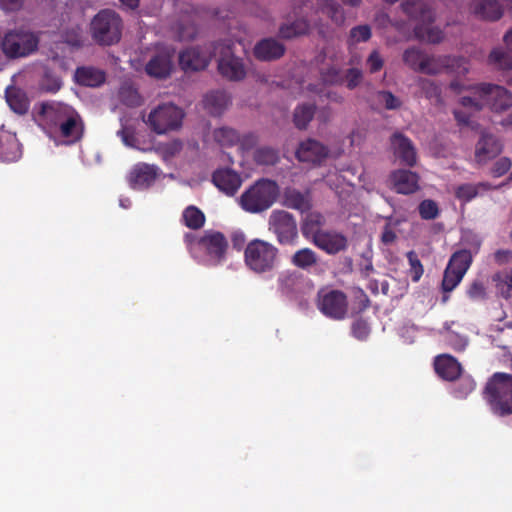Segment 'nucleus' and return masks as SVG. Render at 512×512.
Instances as JSON below:
<instances>
[{"label": "nucleus", "mask_w": 512, "mask_h": 512, "mask_svg": "<svg viewBox=\"0 0 512 512\" xmlns=\"http://www.w3.org/2000/svg\"><path fill=\"white\" fill-rule=\"evenodd\" d=\"M280 188L276 181L261 178L255 181L239 197L240 207L251 214H260L276 202Z\"/></svg>", "instance_id": "obj_1"}, {"label": "nucleus", "mask_w": 512, "mask_h": 512, "mask_svg": "<svg viewBox=\"0 0 512 512\" xmlns=\"http://www.w3.org/2000/svg\"><path fill=\"white\" fill-rule=\"evenodd\" d=\"M123 27V20L115 10L102 9L90 22L91 38L100 46H112L120 42Z\"/></svg>", "instance_id": "obj_2"}, {"label": "nucleus", "mask_w": 512, "mask_h": 512, "mask_svg": "<svg viewBox=\"0 0 512 512\" xmlns=\"http://www.w3.org/2000/svg\"><path fill=\"white\" fill-rule=\"evenodd\" d=\"M484 393L492 411L499 416L512 414V375L495 373L486 383Z\"/></svg>", "instance_id": "obj_3"}, {"label": "nucleus", "mask_w": 512, "mask_h": 512, "mask_svg": "<svg viewBox=\"0 0 512 512\" xmlns=\"http://www.w3.org/2000/svg\"><path fill=\"white\" fill-rule=\"evenodd\" d=\"M278 254L279 249L272 243L254 239L245 247L244 260L251 271L262 274L275 268Z\"/></svg>", "instance_id": "obj_4"}, {"label": "nucleus", "mask_w": 512, "mask_h": 512, "mask_svg": "<svg viewBox=\"0 0 512 512\" xmlns=\"http://www.w3.org/2000/svg\"><path fill=\"white\" fill-rule=\"evenodd\" d=\"M184 111L173 103L158 105L150 111L144 122L156 134H166L182 126Z\"/></svg>", "instance_id": "obj_5"}, {"label": "nucleus", "mask_w": 512, "mask_h": 512, "mask_svg": "<svg viewBox=\"0 0 512 512\" xmlns=\"http://www.w3.org/2000/svg\"><path fill=\"white\" fill-rule=\"evenodd\" d=\"M37 47V36L25 29L8 31L1 41L2 51L9 59L25 57L37 50Z\"/></svg>", "instance_id": "obj_6"}, {"label": "nucleus", "mask_w": 512, "mask_h": 512, "mask_svg": "<svg viewBox=\"0 0 512 512\" xmlns=\"http://www.w3.org/2000/svg\"><path fill=\"white\" fill-rule=\"evenodd\" d=\"M74 111L72 106L63 102L43 101L35 105L33 117L44 130L53 131Z\"/></svg>", "instance_id": "obj_7"}, {"label": "nucleus", "mask_w": 512, "mask_h": 512, "mask_svg": "<svg viewBox=\"0 0 512 512\" xmlns=\"http://www.w3.org/2000/svg\"><path fill=\"white\" fill-rule=\"evenodd\" d=\"M469 89L481 97L485 107L492 112L501 113L512 107V93L503 86L483 82L470 86Z\"/></svg>", "instance_id": "obj_8"}, {"label": "nucleus", "mask_w": 512, "mask_h": 512, "mask_svg": "<svg viewBox=\"0 0 512 512\" xmlns=\"http://www.w3.org/2000/svg\"><path fill=\"white\" fill-rule=\"evenodd\" d=\"M268 228L280 245H293L298 239L297 221L286 210H274L269 216Z\"/></svg>", "instance_id": "obj_9"}, {"label": "nucleus", "mask_w": 512, "mask_h": 512, "mask_svg": "<svg viewBox=\"0 0 512 512\" xmlns=\"http://www.w3.org/2000/svg\"><path fill=\"white\" fill-rule=\"evenodd\" d=\"M316 302L318 309L329 318L342 320L348 313V297L341 290L322 288Z\"/></svg>", "instance_id": "obj_10"}, {"label": "nucleus", "mask_w": 512, "mask_h": 512, "mask_svg": "<svg viewBox=\"0 0 512 512\" xmlns=\"http://www.w3.org/2000/svg\"><path fill=\"white\" fill-rule=\"evenodd\" d=\"M444 70L462 76L468 73L469 69L467 61L463 57L444 56L435 58L426 55L420 72L428 75H438Z\"/></svg>", "instance_id": "obj_11"}, {"label": "nucleus", "mask_w": 512, "mask_h": 512, "mask_svg": "<svg viewBox=\"0 0 512 512\" xmlns=\"http://www.w3.org/2000/svg\"><path fill=\"white\" fill-rule=\"evenodd\" d=\"M197 243L214 264H219L226 256L228 242L219 231H206Z\"/></svg>", "instance_id": "obj_12"}, {"label": "nucleus", "mask_w": 512, "mask_h": 512, "mask_svg": "<svg viewBox=\"0 0 512 512\" xmlns=\"http://www.w3.org/2000/svg\"><path fill=\"white\" fill-rule=\"evenodd\" d=\"M174 50L161 48L157 50L145 65V72L155 79L168 78L173 70Z\"/></svg>", "instance_id": "obj_13"}, {"label": "nucleus", "mask_w": 512, "mask_h": 512, "mask_svg": "<svg viewBox=\"0 0 512 512\" xmlns=\"http://www.w3.org/2000/svg\"><path fill=\"white\" fill-rule=\"evenodd\" d=\"M389 140L394 156L402 165L414 167L417 164V150L407 136L400 131H395Z\"/></svg>", "instance_id": "obj_14"}, {"label": "nucleus", "mask_w": 512, "mask_h": 512, "mask_svg": "<svg viewBox=\"0 0 512 512\" xmlns=\"http://www.w3.org/2000/svg\"><path fill=\"white\" fill-rule=\"evenodd\" d=\"M311 243L319 250L332 256L345 252L349 245L345 234L337 230L328 229L316 236V239H313Z\"/></svg>", "instance_id": "obj_15"}, {"label": "nucleus", "mask_w": 512, "mask_h": 512, "mask_svg": "<svg viewBox=\"0 0 512 512\" xmlns=\"http://www.w3.org/2000/svg\"><path fill=\"white\" fill-rule=\"evenodd\" d=\"M218 71L224 78L230 81H240L246 76L243 60L235 56L230 47L225 48L221 52L218 60Z\"/></svg>", "instance_id": "obj_16"}, {"label": "nucleus", "mask_w": 512, "mask_h": 512, "mask_svg": "<svg viewBox=\"0 0 512 512\" xmlns=\"http://www.w3.org/2000/svg\"><path fill=\"white\" fill-rule=\"evenodd\" d=\"M328 155V147L314 139L302 141L295 152L298 161L313 165H320Z\"/></svg>", "instance_id": "obj_17"}, {"label": "nucleus", "mask_w": 512, "mask_h": 512, "mask_svg": "<svg viewBox=\"0 0 512 512\" xmlns=\"http://www.w3.org/2000/svg\"><path fill=\"white\" fill-rule=\"evenodd\" d=\"M469 12L476 19L496 22L504 15V8L498 0H471Z\"/></svg>", "instance_id": "obj_18"}, {"label": "nucleus", "mask_w": 512, "mask_h": 512, "mask_svg": "<svg viewBox=\"0 0 512 512\" xmlns=\"http://www.w3.org/2000/svg\"><path fill=\"white\" fill-rule=\"evenodd\" d=\"M282 205L288 209L309 212L313 207V197L310 189L299 190L294 187H286L282 195Z\"/></svg>", "instance_id": "obj_19"}, {"label": "nucleus", "mask_w": 512, "mask_h": 512, "mask_svg": "<svg viewBox=\"0 0 512 512\" xmlns=\"http://www.w3.org/2000/svg\"><path fill=\"white\" fill-rule=\"evenodd\" d=\"M402 11L416 25L431 24L434 21V11L426 0H405L401 3Z\"/></svg>", "instance_id": "obj_20"}, {"label": "nucleus", "mask_w": 512, "mask_h": 512, "mask_svg": "<svg viewBox=\"0 0 512 512\" xmlns=\"http://www.w3.org/2000/svg\"><path fill=\"white\" fill-rule=\"evenodd\" d=\"M290 263L293 267L305 271L323 273L321 267V258L318 253L309 247L297 249L290 257Z\"/></svg>", "instance_id": "obj_21"}, {"label": "nucleus", "mask_w": 512, "mask_h": 512, "mask_svg": "<svg viewBox=\"0 0 512 512\" xmlns=\"http://www.w3.org/2000/svg\"><path fill=\"white\" fill-rule=\"evenodd\" d=\"M389 179L392 188L398 194L409 195L420 189L419 175L416 172L406 169H396L390 173Z\"/></svg>", "instance_id": "obj_22"}, {"label": "nucleus", "mask_w": 512, "mask_h": 512, "mask_svg": "<svg viewBox=\"0 0 512 512\" xmlns=\"http://www.w3.org/2000/svg\"><path fill=\"white\" fill-rule=\"evenodd\" d=\"M502 149L503 146L499 139L495 135L483 130L476 144L475 159L478 163L486 162L498 156Z\"/></svg>", "instance_id": "obj_23"}, {"label": "nucleus", "mask_w": 512, "mask_h": 512, "mask_svg": "<svg viewBox=\"0 0 512 512\" xmlns=\"http://www.w3.org/2000/svg\"><path fill=\"white\" fill-rule=\"evenodd\" d=\"M278 282L280 291L284 295L295 299L304 294L305 289L310 291L313 288V284L297 272H291L280 277Z\"/></svg>", "instance_id": "obj_24"}, {"label": "nucleus", "mask_w": 512, "mask_h": 512, "mask_svg": "<svg viewBox=\"0 0 512 512\" xmlns=\"http://www.w3.org/2000/svg\"><path fill=\"white\" fill-rule=\"evenodd\" d=\"M210 62V57L199 47H191L179 54V65L185 72L204 70Z\"/></svg>", "instance_id": "obj_25"}, {"label": "nucleus", "mask_w": 512, "mask_h": 512, "mask_svg": "<svg viewBox=\"0 0 512 512\" xmlns=\"http://www.w3.org/2000/svg\"><path fill=\"white\" fill-rule=\"evenodd\" d=\"M59 135L65 139V144H74L78 142L84 132V124L81 116L75 110L70 116L64 119L63 122L55 129Z\"/></svg>", "instance_id": "obj_26"}, {"label": "nucleus", "mask_w": 512, "mask_h": 512, "mask_svg": "<svg viewBox=\"0 0 512 512\" xmlns=\"http://www.w3.org/2000/svg\"><path fill=\"white\" fill-rule=\"evenodd\" d=\"M157 176L158 168L155 165L141 163L130 172L129 183L134 189H146L155 182Z\"/></svg>", "instance_id": "obj_27"}, {"label": "nucleus", "mask_w": 512, "mask_h": 512, "mask_svg": "<svg viewBox=\"0 0 512 512\" xmlns=\"http://www.w3.org/2000/svg\"><path fill=\"white\" fill-rule=\"evenodd\" d=\"M285 46L275 38H264L256 43L253 49L254 56L261 61H274L285 53Z\"/></svg>", "instance_id": "obj_28"}, {"label": "nucleus", "mask_w": 512, "mask_h": 512, "mask_svg": "<svg viewBox=\"0 0 512 512\" xmlns=\"http://www.w3.org/2000/svg\"><path fill=\"white\" fill-rule=\"evenodd\" d=\"M212 181L216 187L227 195H234L241 186L240 175L229 168L218 169L212 175Z\"/></svg>", "instance_id": "obj_29"}, {"label": "nucleus", "mask_w": 512, "mask_h": 512, "mask_svg": "<svg viewBox=\"0 0 512 512\" xmlns=\"http://www.w3.org/2000/svg\"><path fill=\"white\" fill-rule=\"evenodd\" d=\"M326 219L324 215L318 211L306 212L300 223V230L305 239L312 242L316 236L323 233L326 229L324 226Z\"/></svg>", "instance_id": "obj_30"}, {"label": "nucleus", "mask_w": 512, "mask_h": 512, "mask_svg": "<svg viewBox=\"0 0 512 512\" xmlns=\"http://www.w3.org/2000/svg\"><path fill=\"white\" fill-rule=\"evenodd\" d=\"M231 104V97L224 90L208 92L203 98V107L211 116H221Z\"/></svg>", "instance_id": "obj_31"}, {"label": "nucleus", "mask_w": 512, "mask_h": 512, "mask_svg": "<svg viewBox=\"0 0 512 512\" xmlns=\"http://www.w3.org/2000/svg\"><path fill=\"white\" fill-rule=\"evenodd\" d=\"M434 367L439 377L447 381L456 380L462 371L460 363L450 355L436 357Z\"/></svg>", "instance_id": "obj_32"}, {"label": "nucleus", "mask_w": 512, "mask_h": 512, "mask_svg": "<svg viewBox=\"0 0 512 512\" xmlns=\"http://www.w3.org/2000/svg\"><path fill=\"white\" fill-rule=\"evenodd\" d=\"M487 62L495 70L510 71L512 70V50L508 45L497 46L490 51Z\"/></svg>", "instance_id": "obj_33"}, {"label": "nucleus", "mask_w": 512, "mask_h": 512, "mask_svg": "<svg viewBox=\"0 0 512 512\" xmlns=\"http://www.w3.org/2000/svg\"><path fill=\"white\" fill-rule=\"evenodd\" d=\"M104 71L94 67H79L75 71V80L79 85L98 87L105 82Z\"/></svg>", "instance_id": "obj_34"}, {"label": "nucleus", "mask_w": 512, "mask_h": 512, "mask_svg": "<svg viewBox=\"0 0 512 512\" xmlns=\"http://www.w3.org/2000/svg\"><path fill=\"white\" fill-rule=\"evenodd\" d=\"M6 101L9 107L19 115H24L29 110V99L24 90L9 86L5 92Z\"/></svg>", "instance_id": "obj_35"}, {"label": "nucleus", "mask_w": 512, "mask_h": 512, "mask_svg": "<svg viewBox=\"0 0 512 512\" xmlns=\"http://www.w3.org/2000/svg\"><path fill=\"white\" fill-rule=\"evenodd\" d=\"M117 97L118 100L127 107L134 108L143 104V97L135 84L130 80H125L121 83Z\"/></svg>", "instance_id": "obj_36"}, {"label": "nucleus", "mask_w": 512, "mask_h": 512, "mask_svg": "<svg viewBox=\"0 0 512 512\" xmlns=\"http://www.w3.org/2000/svg\"><path fill=\"white\" fill-rule=\"evenodd\" d=\"M310 32V23L306 18H299L291 23L280 25L278 35L282 39H292L307 35Z\"/></svg>", "instance_id": "obj_37"}, {"label": "nucleus", "mask_w": 512, "mask_h": 512, "mask_svg": "<svg viewBox=\"0 0 512 512\" xmlns=\"http://www.w3.org/2000/svg\"><path fill=\"white\" fill-rule=\"evenodd\" d=\"M316 105L303 103L298 105L293 112V123L299 130H305L314 118Z\"/></svg>", "instance_id": "obj_38"}, {"label": "nucleus", "mask_w": 512, "mask_h": 512, "mask_svg": "<svg viewBox=\"0 0 512 512\" xmlns=\"http://www.w3.org/2000/svg\"><path fill=\"white\" fill-rule=\"evenodd\" d=\"M318 9L326 13L328 17L336 24L342 25L345 22V13L341 5L335 0H317Z\"/></svg>", "instance_id": "obj_39"}, {"label": "nucleus", "mask_w": 512, "mask_h": 512, "mask_svg": "<svg viewBox=\"0 0 512 512\" xmlns=\"http://www.w3.org/2000/svg\"><path fill=\"white\" fill-rule=\"evenodd\" d=\"M414 32L418 38L432 44H438L444 38L443 31L438 27L430 26V24L416 25Z\"/></svg>", "instance_id": "obj_40"}, {"label": "nucleus", "mask_w": 512, "mask_h": 512, "mask_svg": "<svg viewBox=\"0 0 512 512\" xmlns=\"http://www.w3.org/2000/svg\"><path fill=\"white\" fill-rule=\"evenodd\" d=\"M473 260V255L469 251L459 249L455 251L448 262V267L466 273Z\"/></svg>", "instance_id": "obj_41"}, {"label": "nucleus", "mask_w": 512, "mask_h": 512, "mask_svg": "<svg viewBox=\"0 0 512 512\" xmlns=\"http://www.w3.org/2000/svg\"><path fill=\"white\" fill-rule=\"evenodd\" d=\"M0 147V159L3 161L13 162L21 157V147L15 138L9 137Z\"/></svg>", "instance_id": "obj_42"}, {"label": "nucleus", "mask_w": 512, "mask_h": 512, "mask_svg": "<svg viewBox=\"0 0 512 512\" xmlns=\"http://www.w3.org/2000/svg\"><path fill=\"white\" fill-rule=\"evenodd\" d=\"M183 220L188 228L197 230L204 225L205 216L200 209L191 205L184 210Z\"/></svg>", "instance_id": "obj_43"}, {"label": "nucleus", "mask_w": 512, "mask_h": 512, "mask_svg": "<svg viewBox=\"0 0 512 512\" xmlns=\"http://www.w3.org/2000/svg\"><path fill=\"white\" fill-rule=\"evenodd\" d=\"M464 275L465 273L447 266L443 273V279L441 283L442 291L444 293H449L454 290L461 282Z\"/></svg>", "instance_id": "obj_44"}, {"label": "nucleus", "mask_w": 512, "mask_h": 512, "mask_svg": "<svg viewBox=\"0 0 512 512\" xmlns=\"http://www.w3.org/2000/svg\"><path fill=\"white\" fill-rule=\"evenodd\" d=\"M214 140L221 146H233L239 140L236 130L229 127H220L213 131Z\"/></svg>", "instance_id": "obj_45"}, {"label": "nucleus", "mask_w": 512, "mask_h": 512, "mask_svg": "<svg viewBox=\"0 0 512 512\" xmlns=\"http://www.w3.org/2000/svg\"><path fill=\"white\" fill-rule=\"evenodd\" d=\"M254 161L259 165L273 166L279 161V155L271 147H261L254 152Z\"/></svg>", "instance_id": "obj_46"}, {"label": "nucleus", "mask_w": 512, "mask_h": 512, "mask_svg": "<svg viewBox=\"0 0 512 512\" xmlns=\"http://www.w3.org/2000/svg\"><path fill=\"white\" fill-rule=\"evenodd\" d=\"M183 149V143L175 139L171 142L160 144L155 148V151L163 158L164 161H169L178 155Z\"/></svg>", "instance_id": "obj_47"}, {"label": "nucleus", "mask_w": 512, "mask_h": 512, "mask_svg": "<svg viewBox=\"0 0 512 512\" xmlns=\"http://www.w3.org/2000/svg\"><path fill=\"white\" fill-rule=\"evenodd\" d=\"M62 86V81L59 76L50 70H46L39 82V87L42 91L55 93Z\"/></svg>", "instance_id": "obj_48"}, {"label": "nucleus", "mask_w": 512, "mask_h": 512, "mask_svg": "<svg viewBox=\"0 0 512 512\" xmlns=\"http://www.w3.org/2000/svg\"><path fill=\"white\" fill-rule=\"evenodd\" d=\"M120 121L121 129L117 132V135L126 146L138 148V139L136 137L135 127L128 125L124 119H121Z\"/></svg>", "instance_id": "obj_49"}, {"label": "nucleus", "mask_w": 512, "mask_h": 512, "mask_svg": "<svg viewBox=\"0 0 512 512\" xmlns=\"http://www.w3.org/2000/svg\"><path fill=\"white\" fill-rule=\"evenodd\" d=\"M426 55L416 48H409L403 54V61L414 71H419Z\"/></svg>", "instance_id": "obj_50"}, {"label": "nucleus", "mask_w": 512, "mask_h": 512, "mask_svg": "<svg viewBox=\"0 0 512 512\" xmlns=\"http://www.w3.org/2000/svg\"><path fill=\"white\" fill-rule=\"evenodd\" d=\"M320 79L325 85H342L344 78L341 70L335 66L324 68L320 71Z\"/></svg>", "instance_id": "obj_51"}, {"label": "nucleus", "mask_w": 512, "mask_h": 512, "mask_svg": "<svg viewBox=\"0 0 512 512\" xmlns=\"http://www.w3.org/2000/svg\"><path fill=\"white\" fill-rule=\"evenodd\" d=\"M418 211L424 220H433L438 217L440 212L438 204L431 199L423 200L418 206Z\"/></svg>", "instance_id": "obj_52"}, {"label": "nucleus", "mask_w": 512, "mask_h": 512, "mask_svg": "<svg viewBox=\"0 0 512 512\" xmlns=\"http://www.w3.org/2000/svg\"><path fill=\"white\" fill-rule=\"evenodd\" d=\"M418 86L428 99H439L441 97V89L430 79L419 78Z\"/></svg>", "instance_id": "obj_53"}, {"label": "nucleus", "mask_w": 512, "mask_h": 512, "mask_svg": "<svg viewBox=\"0 0 512 512\" xmlns=\"http://www.w3.org/2000/svg\"><path fill=\"white\" fill-rule=\"evenodd\" d=\"M406 256H407L409 264H410L409 272L411 274L412 280L414 282H417L420 280V278L422 277V275L424 273L423 265L415 251L411 250V251L407 252Z\"/></svg>", "instance_id": "obj_54"}, {"label": "nucleus", "mask_w": 512, "mask_h": 512, "mask_svg": "<svg viewBox=\"0 0 512 512\" xmlns=\"http://www.w3.org/2000/svg\"><path fill=\"white\" fill-rule=\"evenodd\" d=\"M480 237L472 232H465L461 238V244L464 250L469 251L471 255L477 254L481 247Z\"/></svg>", "instance_id": "obj_55"}, {"label": "nucleus", "mask_w": 512, "mask_h": 512, "mask_svg": "<svg viewBox=\"0 0 512 512\" xmlns=\"http://www.w3.org/2000/svg\"><path fill=\"white\" fill-rule=\"evenodd\" d=\"M198 33L196 25L190 21L177 25V36L180 41H192Z\"/></svg>", "instance_id": "obj_56"}, {"label": "nucleus", "mask_w": 512, "mask_h": 512, "mask_svg": "<svg viewBox=\"0 0 512 512\" xmlns=\"http://www.w3.org/2000/svg\"><path fill=\"white\" fill-rule=\"evenodd\" d=\"M371 35L369 25H358L350 30L349 39L352 43L366 42L371 38Z\"/></svg>", "instance_id": "obj_57"}, {"label": "nucleus", "mask_w": 512, "mask_h": 512, "mask_svg": "<svg viewBox=\"0 0 512 512\" xmlns=\"http://www.w3.org/2000/svg\"><path fill=\"white\" fill-rule=\"evenodd\" d=\"M478 195V187L474 184L466 183L458 186L455 190V196L461 201L468 202Z\"/></svg>", "instance_id": "obj_58"}, {"label": "nucleus", "mask_w": 512, "mask_h": 512, "mask_svg": "<svg viewBox=\"0 0 512 512\" xmlns=\"http://www.w3.org/2000/svg\"><path fill=\"white\" fill-rule=\"evenodd\" d=\"M346 81V87L349 90H354L356 87H358L362 81H363V72L359 68H349L345 76L343 77Z\"/></svg>", "instance_id": "obj_59"}, {"label": "nucleus", "mask_w": 512, "mask_h": 512, "mask_svg": "<svg viewBox=\"0 0 512 512\" xmlns=\"http://www.w3.org/2000/svg\"><path fill=\"white\" fill-rule=\"evenodd\" d=\"M468 296L473 300H484L487 297L486 285L482 280L475 279L467 290Z\"/></svg>", "instance_id": "obj_60"}, {"label": "nucleus", "mask_w": 512, "mask_h": 512, "mask_svg": "<svg viewBox=\"0 0 512 512\" xmlns=\"http://www.w3.org/2000/svg\"><path fill=\"white\" fill-rule=\"evenodd\" d=\"M352 334L359 340H364L370 333V326L363 318L356 319L351 326Z\"/></svg>", "instance_id": "obj_61"}, {"label": "nucleus", "mask_w": 512, "mask_h": 512, "mask_svg": "<svg viewBox=\"0 0 512 512\" xmlns=\"http://www.w3.org/2000/svg\"><path fill=\"white\" fill-rule=\"evenodd\" d=\"M378 99L381 103L384 104L385 108L388 110H396L399 109L402 105V102L399 98H397L390 91H380L378 92Z\"/></svg>", "instance_id": "obj_62"}, {"label": "nucleus", "mask_w": 512, "mask_h": 512, "mask_svg": "<svg viewBox=\"0 0 512 512\" xmlns=\"http://www.w3.org/2000/svg\"><path fill=\"white\" fill-rule=\"evenodd\" d=\"M512 166V161L508 157L499 158L492 166L491 173L493 177H501L506 174Z\"/></svg>", "instance_id": "obj_63"}, {"label": "nucleus", "mask_w": 512, "mask_h": 512, "mask_svg": "<svg viewBox=\"0 0 512 512\" xmlns=\"http://www.w3.org/2000/svg\"><path fill=\"white\" fill-rule=\"evenodd\" d=\"M460 104L464 107L473 108L476 111H481L485 108V102L481 97L475 95L473 96H464L460 99Z\"/></svg>", "instance_id": "obj_64"}]
</instances>
